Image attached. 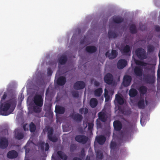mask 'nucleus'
Instances as JSON below:
<instances>
[{"mask_svg": "<svg viewBox=\"0 0 160 160\" xmlns=\"http://www.w3.org/2000/svg\"><path fill=\"white\" fill-rule=\"evenodd\" d=\"M112 20L115 23H120L123 21L124 19L121 17L115 16L112 17Z\"/></svg>", "mask_w": 160, "mask_h": 160, "instance_id": "bb28decb", "label": "nucleus"}, {"mask_svg": "<svg viewBox=\"0 0 160 160\" xmlns=\"http://www.w3.org/2000/svg\"><path fill=\"white\" fill-rule=\"evenodd\" d=\"M155 49L154 46L151 45H149L147 46V51L149 53H151L154 51Z\"/></svg>", "mask_w": 160, "mask_h": 160, "instance_id": "4c0bfd02", "label": "nucleus"}, {"mask_svg": "<svg viewBox=\"0 0 160 160\" xmlns=\"http://www.w3.org/2000/svg\"><path fill=\"white\" fill-rule=\"evenodd\" d=\"M136 55L140 60H144L147 58V57L145 51L142 48H138L135 51Z\"/></svg>", "mask_w": 160, "mask_h": 160, "instance_id": "7ed1b4c3", "label": "nucleus"}, {"mask_svg": "<svg viewBox=\"0 0 160 160\" xmlns=\"http://www.w3.org/2000/svg\"><path fill=\"white\" fill-rule=\"evenodd\" d=\"M88 109L86 108H85L84 112V114H87L88 113Z\"/></svg>", "mask_w": 160, "mask_h": 160, "instance_id": "052dcab7", "label": "nucleus"}, {"mask_svg": "<svg viewBox=\"0 0 160 160\" xmlns=\"http://www.w3.org/2000/svg\"><path fill=\"white\" fill-rule=\"evenodd\" d=\"M115 100L120 105H122L124 103L123 98L118 95L116 94Z\"/></svg>", "mask_w": 160, "mask_h": 160, "instance_id": "a878e982", "label": "nucleus"}, {"mask_svg": "<svg viewBox=\"0 0 160 160\" xmlns=\"http://www.w3.org/2000/svg\"><path fill=\"white\" fill-rule=\"evenodd\" d=\"M119 50L122 54H128L130 52L131 48L129 45H127L123 47L121 46L119 48Z\"/></svg>", "mask_w": 160, "mask_h": 160, "instance_id": "dca6fc26", "label": "nucleus"}, {"mask_svg": "<svg viewBox=\"0 0 160 160\" xmlns=\"http://www.w3.org/2000/svg\"><path fill=\"white\" fill-rule=\"evenodd\" d=\"M98 101L97 99L94 98H92L90 101V105L92 108H94L97 105Z\"/></svg>", "mask_w": 160, "mask_h": 160, "instance_id": "cd10ccee", "label": "nucleus"}, {"mask_svg": "<svg viewBox=\"0 0 160 160\" xmlns=\"http://www.w3.org/2000/svg\"><path fill=\"white\" fill-rule=\"evenodd\" d=\"M104 81L107 84L111 85L113 82V77L111 74L108 73L104 77Z\"/></svg>", "mask_w": 160, "mask_h": 160, "instance_id": "6e6552de", "label": "nucleus"}, {"mask_svg": "<svg viewBox=\"0 0 160 160\" xmlns=\"http://www.w3.org/2000/svg\"><path fill=\"white\" fill-rule=\"evenodd\" d=\"M83 110H84L83 108H81L79 110V112L81 114H82L83 112Z\"/></svg>", "mask_w": 160, "mask_h": 160, "instance_id": "680f3d73", "label": "nucleus"}, {"mask_svg": "<svg viewBox=\"0 0 160 160\" xmlns=\"http://www.w3.org/2000/svg\"><path fill=\"white\" fill-rule=\"evenodd\" d=\"M139 29L140 30H142V31H143V30H145V28H141V26H140L139 27Z\"/></svg>", "mask_w": 160, "mask_h": 160, "instance_id": "69168bd1", "label": "nucleus"}, {"mask_svg": "<svg viewBox=\"0 0 160 160\" xmlns=\"http://www.w3.org/2000/svg\"><path fill=\"white\" fill-rule=\"evenodd\" d=\"M129 30L131 33L134 34L137 32L136 27L135 24H132L130 25Z\"/></svg>", "mask_w": 160, "mask_h": 160, "instance_id": "7c9ffc66", "label": "nucleus"}, {"mask_svg": "<svg viewBox=\"0 0 160 160\" xmlns=\"http://www.w3.org/2000/svg\"><path fill=\"white\" fill-rule=\"evenodd\" d=\"M131 80L132 78L131 76L128 75H125L122 82L123 85L125 87L129 86L130 85Z\"/></svg>", "mask_w": 160, "mask_h": 160, "instance_id": "9b49d317", "label": "nucleus"}, {"mask_svg": "<svg viewBox=\"0 0 160 160\" xmlns=\"http://www.w3.org/2000/svg\"><path fill=\"white\" fill-rule=\"evenodd\" d=\"M26 153H27V150H26Z\"/></svg>", "mask_w": 160, "mask_h": 160, "instance_id": "774afa93", "label": "nucleus"}, {"mask_svg": "<svg viewBox=\"0 0 160 160\" xmlns=\"http://www.w3.org/2000/svg\"><path fill=\"white\" fill-rule=\"evenodd\" d=\"M55 112L56 114H63L65 112V108L63 107L56 105Z\"/></svg>", "mask_w": 160, "mask_h": 160, "instance_id": "b1692460", "label": "nucleus"}, {"mask_svg": "<svg viewBox=\"0 0 160 160\" xmlns=\"http://www.w3.org/2000/svg\"><path fill=\"white\" fill-rule=\"evenodd\" d=\"M85 51L88 53H92L97 51V48L94 46H88L86 47Z\"/></svg>", "mask_w": 160, "mask_h": 160, "instance_id": "412c9836", "label": "nucleus"}, {"mask_svg": "<svg viewBox=\"0 0 160 160\" xmlns=\"http://www.w3.org/2000/svg\"><path fill=\"white\" fill-rule=\"evenodd\" d=\"M108 34L109 39L115 38L118 36V34L116 32L111 30H109Z\"/></svg>", "mask_w": 160, "mask_h": 160, "instance_id": "2f4dec72", "label": "nucleus"}, {"mask_svg": "<svg viewBox=\"0 0 160 160\" xmlns=\"http://www.w3.org/2000/svg\"><path fill=\"white\" fill-rule=\"evenodd\" d=\"M67 61V56L65 55H62L58 59V64L60 65H64Z\"/></svg>", "mask_w": 160, "mask_h": 160, "instance_id": "4be33fe9", "label": "nucleus"}, {"mask_svg": "<svg viewBox=\"0 0 160 160\" xmlns=\"http://www.w3.org/2000/svg\"><path fill=\"white\" fill-rule=\"evenodd\" d=\"M72 160H82V159L79 158L75 157L73 158Z\"/></svg>", "mask_w": 160, "mask_h": 160, "instance_id": "e2e57ef3", "label": "nucleus"}, {"mask_svg": "<svg viewBox=\"0 0 160 160\" xmlns=\"http://www.w3.org/2000/svg\"><path fill=\"white\" fill-rule=\"evenodd\" d=\"M108 91L106 89H105L104 97L109 95L108 94Z\"/></svg>", "mask_w": 160, "mask_h": 160, "instance_id": "13d9d810", "label": "nucleus"}, {"mask_svg": "<svg viewBox=\"0 0 160 160\" xmlns=\"http://www.w3.org/2000/svg\"><path fill=\"white\" fill-rule=\"evenodd\" d=\"M118 54L117 52L115 50H112L111 53L107 52L105 53L106 57H108L110 59L115 58L117 57Z\"/></svg>", "mask_w": 160, "mask_h": 160, "instance_id": "ddd939ff", "label": "nucleus"}, {"mask_svg": "<svg viewBox=\"0 0 160 160\" xmlns=\"http://www.w3.org/2000/svg\"><path fill=\"white\" fill-rule=\"evenodd\" d=\"M113 126L114 129L117 131L120 130L122 128V124L121 122L118 120H115L114 121Z\"/></svg>", "mask_w": 160, "mask_h": 160, "instance_id": "2eb2a0df", "label": "nucleus"}, {"mask_svg": "<svg viewBox=\"0 0 160 160\" xmlns=\"http://www.w3.org/2000/svg\"><path fill=\"white\" fill-rule=\"evenodd\" d=\"M72 96L75 98H77L79 97V93L78 91H74L72 92Z\"/></svg>", "mask_w": 160, "mask_h": 160, "instance_id": "c03bdc74", "label": "nucleus"}, {"mask_svg": "<svg viewBox=\"0 0 160 160\" xmlns=\"http://www.w3.org/2000/svg\"><path fill=\"white\" fill-rule=\"evenodd\" d=\"M46 114H48L49 116H52L53 115V112H52L50 108H49L48 110L47 111L46 113Z\"/></svg>", "mask_w": 160, "mask_h": 160, "instance_id": "09e8293b", "label": "nucleus"}, {"mask_svg": "<svg viewBox=\"0 0 160 160\" xmlns=\"http://www.w3.org/2000/svg\"><path fill=\"white\" fill-rule=\"evenodd\" d=\"M52 73V71L50 68H48L47 69V74L48 76H51Z\"/></svg>", "mask_w": 160, "mask_h": 160, "instance_id": "de8ad7c7", "label": "nucleus"}, {"mask_svg": "<svg viewBox=\"0 0 160 160\" xmlns=\"http://www.w3.org/2000/svg\"><path fill=\"white\" fill-rule=\"evenodd\" d=\"M42 107L34 105L32 107V110L33 112L36 113H39L42 111Z\"/></svg>", "mask_w": 160, "mask_h": 160, "instance_id": "c756f323", "label": "nucleus"}, {"mask_svg": "<svg viewBox=\"0 0 160 160\" xmlns=\"http://www.w3.org/2000/svg\"><path fill=\"white\" fill-rule=\"evenodd\" d=\"M96 140L100 145H103L106 141V137L103 135H99L96 138Z\"/></svg>", "mask_w": 160, "mask_h": 160, "instance_id": "aec40b11", "label": "nucleus"}, {"mask_svg": "<svg viewBox=\"0 0 160 160\" xmlns=\"http://www.w3.org/2000/svg\"><path fill=\"white\" fill-rule=\"evenodd\" d=\"M138 94L137 91L134 88L131 89L129 91V94L130 97H135Z\"/></svg>", "mask_w": 160, "mask_h": 160, "instance_id": "c85d7f7f", "label": "nucleus"}, {"mask_svg": "<svg viewBox=\"0 0 160 160\" xmlns=\"http://www.w3.org/2000/svg\"><path fill=\"white\" fill-rule=\"evenodd\" d=\"M8 145V138L6 137H2L0 138V148L4 149L6 148Z\"/></svg>", "mask_w": 160, "mask_h": 160, "instance_id": "423d86ee", "label": "nucleus"}, {"mask_svg": "<svg viewBox=\"0 0 160 160\" xmlns=\"http://www.w3.org/2000/svg\"><path fill=\"white\" fill-rule=\"evenodd\" d=\"M63 130L65 131V132H67V131H68V130H65V129H64V127H63Z\"/></svg>", "mask_w": 160, "mask_h": 160, "instance_id": "338daca9", "label": "nucleus"}, {"mask_svg": "<svg viewBox=\"0 0 160 160\" xmlns=\"http://www.w3.org/2000/svg\"><path fill=\"white\" fill-rule=\"evenodd\" d=\"M157 77L160 79V68L158 69L157 71Z\"/></svg>", "mask_w": 160, "mask_h": 160, "instance_id": "6e6d98bb", "label": "nucleus"}, {"mask_svg": "<svg viewBox=\"0 0 160 160\" xmlns=\"http://www.w3.org/2000/svg\"><path fill=\"white\" fill-rule=\"evenodd\" d=\"M131 111L130 109H128L124 111V114L126 115H129L131 113Z\"/></svg>", "mask_w": 160, "mask_h": 160, "instance_id": "49530a36", "label": "nucleus"}, {"mask_svg": "<svg viewBox=\"0 0 160 160\" xmlns=\"http://www.w3.org/2000/svg\"><path fill=\"white\" fill-rule=\"evenodd\" d=\"M143 81L148 84H153L155 82V76L154 75L148 74L143 75Z\"/></svg>", "mask_w": 160, "mask_h": 160, "instance_id": "20e7f679", "label": "nucleus"}, {"mask_svg": "<svg viewBox=\"0 0 160 160\" xmlns=\"http://www.w3.org/2000/svg\"><path fill=\"white\" fill-rule=\"evenodd\" d=\"M85 82L81 81L76 82L73 85V88L75 90H78L83 89L85 87Z\"/></svg>", "mask_w": 160, "mask_h": 160, "instance_id": "1a4fd4ad", "label": "nucleus"}, {"mask_svg": "<svg viewBox=\"0 0 160 160\" xmlns=\"http://www.w3.org/2000/svg\"><path fill=\"white\" fill-rule=\"evenodd\" d=\"M36 129V127L34 124L31 122L29 125V130L32 132H34Z\"/></svg>", "mask_w": 160, "mask_h": 160, "instance_id": "e433bc0d", "label": "nucleus"}, {"mask_svg": "<svg viewBox=\"0 0 160 160\" xmlns=\"http://www.w3.org/2000/svg\"><path fill=\"white\" fill-rule=\"evenodd\" d=\"M45 142H40L38 143V146L42 151H44V149Z\"/></svg>", "mask_w": 160, "mask_h": 160, "instance_id": "ea45409f", "label": "nucleus"}, {"mask_svg": "<svg viewBox=\"0 0 160 160\" xmlns=\"http://www.w3.org/2000/svg\"><path fill=\"white\" fill-rule=\"evenodd\" d=\"M138 106L139 109H143L145 106L143 99L140 100L138 103Z\"/></svg>", "mask_w": 160, "mask_h": 160, "instance_id": "c9c22d12", "label": "nucleus"}, {"mask_svg": "<svg viewBox=\"0 0 160 160\" xmlns=\"http://www.w3.org/2000/svg\"><path fill=\"white\" fill-rule=\"evenodd\" d=\"M134 75L136 77L142 78L143 75V69L140 66H136L133 70Z\"/></svg>", "mask_w": 160, "mask_h": 160, "instance_id": "9d476101", "label": "nucleus"}, {"mask_svg": "<svg viewBox=\"0 0 160 160\" xmlns=\"http://www.w3.org/2000/svg\"><path fill=\"white\" fill-rule=\"evenodd\" d=\"M45 151H48L49 148V144L48 143H46L45 144Z\"/></svg>", "mask_w": 160, "mask_h": 160, "instance_id": "8fccbe9b", "label": "nucleus"}, {"mask_svg": "<svg viewBox=\"0 0 160 160\" xmlns=\"http://www.w3.org/2000/svg\"><path fill=\"white\" fill-rule=\"evenodd\" d=\"M94 85L96 86H98L100 85V83L99 82L97 81H95L94 82Z\"/></svg>", "mask_w": 160, "mask_h": 160, "instance_id": "4d7b16f0", "label": "nucleus"}, {"mask_svg": "<svg viewBox=\"0 0 160 160\" xmlns=\"http://www.w3.org/2000/svg\"><path fill=\"white\" fill-rule=\"evenodd\" d=\"M49 88H48L47 89L46 93H45V95L46 97L48 96L49 95Z\"/></svg>", "mask_w": 160, "mask_h": 160, "instance_id": "603ef678", "label": "nucleus"}, {"mask_svg": "<svg viewBox=\"0 0 160 160\" xmlns=\"http://www.w3.org/2000/svg\"><path fill=\"white\" fill-rule=\"evenodd\" d=\"M139 90L141 94L144 95L147 92V88L145 86H142L140 87Z\"/></svg>", "mask_w": 160, "mask_h": 160, "instance_id": "f704fd0d", "label": "nucleus"}, {"mask_svg": "<svg viewBox=\"0 0 160 160\" xmlns=\"http://www.w3.org/2000/svg\"><path fill=\"white\" fill-rule=\"evenodd\" d=\"M75 112H73L71 115V117L74 121L78 122H81L83 118V117L82 115L79 114H75Z\"/></svg>", "mask_w": 160, "mask_h": 160, "instance_id": "4468645a", "label": "nucleus"}, {"mask_svg": "<svg viewBox=\"0 0 160 160\" xmlns=\"http://www.w3.org/2000/svg\"><path fill=\"white\" fill-rule=\"evenodd\" d=\"M76 148V146L75 145L73 144H71L70 147V149L71 152L74 151Z\"/></svg>", "mask_w": 160, "mask_h": 160, "instance_id": "37998d69", "label": "nucleus"}, {"mask_svg": "<svg viewBox=\"0 0 160 160\" xmlns=\"http://www.w3.org/2000/svg\"><path fill=\"white\" fill-rule=\"evenodd\" d=\"M18 156V152L15 150H12L9 151L7 154V157L9 159L16 158Z\"/></svg>", "mask_w": 160, "mask_h": 160, "instance_id": "a211bd4d", "label": "nucleus"}, {"mask_svg": "<svg viewBox=\"0 0 160 160\" xmlns=\"http://www.w3.org/2000/svg\"><path fill=\"white\" fill-rule=\"evenodd\" d=\"M127 61L125 59L119 60L117 64V68L119 69H122L127 65Z\"/></svg>", "mask_w": 160, "mask_h": 160, "instance_id": "6ab92c4d", "label": "nucleus"}, {"mask_svg": "<svg viewBox=\"0 0 160 160\" xmlns=\"http://www.w3.org/2000/svg\"><path fill=\"white\" fill-rule=\"evenodd\" d=\"M96 152L97 159L98 160H102L103 158L102 152L99 150H98L96 151Z\"/></svg>", "mask_w": 160, "mask_h": 160, "instance_id": "473e14b6", "label": "nucleus"}, {"mask_svg": "<svg viewBox=\"0 0 160 160\" xmlns=\"http://www.w3.org/2000/svg\"><path fill=\"white\" fill-rule=\"evenodd\" d=\"M81 155L83 157H84L85 154V152L84 150V149H82L81 151Z\"/></svg>", "mask_w": 160, "mask_h": 160, "instance_id": "5fc2aeb1", "label": "nucleus"}, {"mask_svg": "<svg viewBox=\"0 0 160 160\" xmlns=\"http://www.w3.org/2000/svg\"><path fill=\"white\" fill-rule=\"evenodd\" d=\"M85 39L84 38L83 39H82L81 40L80 42V43L81 44H83L85 43Z\"/></svg>", "mask_w": 160, "mask_h": 160, "instance_id": "bf43d9fd", "label": "nucleus"}, {"mask_svg": "<svg viewBox=\"0 0 160 160\" xmlns=\"http://www.w3.org/2000/svg\"><path fill=\"white\" fill-rule=\"evenodd\" d=\"M12 98L1 104L0 106V114L7 116L11 113L7 112L10 107L13 111L17 105V101L15 98L12 97Z\"/></svg>", "mask_w": 160, "mask_h": 160, "instance_id": "f257e3e1", "label": "nucleus"}, {"mask_svg": "<svg viewBox=\"0 0 160 160\" xmlns=\"http://www.w3.org/2000/svg\"><path fill=\"white\" fill-rule=\"evenodd\" d=\"M136 63L137 65H139L142 66H146L147 65V63L139 60H137L136 62Z\"/></svg>", "mask_w": 160, "mask_h": 160, "instance_id": "58836bf2", "label": "nucleus"}, {"mask_svg": "<svg viewBox=\"0 0 160 160\" xmlns=\"http://www.w3.org/2000/svg\"><path fill=\"white\" fill-rule=\"evenodd\" d=\"M155 31L157 32H160V26H156L155 27Z\"/></svg>", "mask_w": 160, "mask_h": 160, "instance_id": "3c124183", "label": "nucleus"}, {"mask_svg": "<svg viewBox=\"0 0 160 160\" xmlns=\"http://www.w3.org/2000/svg\"><path fill=\"white\" fill-rule=\"evenodd\" d=\"M105 97V102H108L110 100V97L109 95L106 96Z\"/></svg>", "mask_w": 160, "mask_h": 160, "instance_id": "864d4df0", "label": "nucleus"}, {"mask_svg": "<svg viewBox=\"0 0 160 160\" xmlns=\"http://www.w3.org/2000/svg\"><path fill=\"white\" fill-rule=\"evenodd\" d=\"M58 156L63 160H67L68 159V156L63 152L58 151L57 152Z\"/></svg>", "mask_w": 160, "mask_h": 160, "instance_id": "393cba45", "label": "nucleus"}, {"mask_svg": "<svg viewBox=\"0 0 160 160\" xmlns=\"http://www.w3.org/2000/svg\"><path fill=\"white\" fill-rule=\"evenodd\" d=\"M117 146L116 143L113 141H112L110 144V147L111 150H114L115 149Z\"/></svg>", "mask_w": 160, "mask_h": 160, "instance_id": "a19ab883", "label": "nucleus"}, {"mask_svg": "<svg viewBox=\"0 0 160 160\" xmlns=\"http://www.w3.org/2000/svg\"><path fill=\"white\" fill-rule=\"evenodd\" d=\"M88 139V137L84 135H78L75 137V140L77 142L83 144L86 143Z\"/></svg>", "mask_w": 160, "mask_h": 160, "instance_id": "0eeeda50", "label": "nucleus"}, {"mask_svg": "<svg viewBox=\"0 0 160 160\" xmlns=\"http://www.w3.org/2000/svg\"><path fill=\"white\" fill-rule=\"evenodd\" d=\"M45 130L47 132L48 139L52 142H55L58 140V138L55 135H53L54 130L52 128L49 126H46Z\"/></svg>", "mask_w": 160, "mask_h": 160, "instance_id": "f03ea898", "label": "nucleus"}, {"mask_svg": "<svg viewBox=\"0 0 160 160\" xmlns=\"http://www.w3.org/2000/svg\"><path fill=\"white\" fill-rule=\"evenodd\" d=\"M67 81L66 78L64 76H60L57 79V84L61 86H63L65 84Z\"/></svg>", "mask_w": 160, "mask_h": 160, "instance_id": "f3484780", "label": "nucleus"}, {"mask_svg": "<svg viewBox=\"0 0 160 160\" xmlns=\"http://www.w3.org/2000/svg\"><path fill=\"white\" fill-rule=\"evenodd\" d=\"M8 93L7 92H4L1 98V101L5 100L7 98V97L8 96Z\"/></svg>", "mask_w": 160, "mask_h": 160, "instance_id": "a18cd8bd", "label": "nucleus"}, {"mask_svg": "<svg viewBox=\"0 0 160 160\" xmlns=\"http://www.w3.org/2000/svg\"><path fill=\"white\" fill-rule=\"evenodd\" d=\"M14 132V137L16 139L20 140L24 138L23 132L19 129H16Z\"/></svg>", "mask_w": 160, "mask_h": 160, "instance_id": "f8f14e48", "label": "nucleus"}, {"mask_svg": "<svg viewBox=\"0 0 160 160\" xmlns=\"http://www.w3.org/2000/svg\"><path fill=\"white\" fill-rule=\"evenodd\" d=\"M103 90L101 88H97L95 90L94 94L96 97H100L102 93Z\"/></svg>", "mask_w": 160, "mask_h": 160, "instance_id": "72a5a7b5", "label": "nucleus"}, {"mask_svg": "<svg viewBox=\"0 0 160 160\" xmlns=\"http://www.w3.org/2000/svg\"><path fill=\"white\" fill-rule=\"evenodd\" d=\"M85 160H90V157L88 155L86 157Z\"/></svg>", "mask_w": 160, "mask_h": 160, "instance_id": "0e129e2a", "label": "nucleus"}, {"mask_svg": "<svg viewBox=\"0 0 160 160\" xmlns=\"http://www.w3.org/2000/svg\"><path fill=\"white\" fill-rule=\"evenodd\" d=\"M99 119L102 122H105L107 120V115L105 112H101L98 113Z\"/></svg>", "mask_w": 160, "mask_h": 160, "instance_id": "5701e85b", "label": "nucleus"}, {"mask_svg": "<svg viewBox=\"0 0 160 160\" xmlns=\"http://www.w3.org/2000/svg\"><path fill=\"white\" fill-rule=\"evenodd\" d=\"M93 123L92 122H89L88 123V129L91 131L93 127Z\"/></svg>", "mask_w": 160, "mask_h": 160, "instance_id": "79ce46f5", "label": "nucleus"}, {"mask_svg": "<svg viewBox=\"0 0 160 160\" xmlns=\"http://www.w3.org/2000/svg\"><path fill=\"white\" fill-rule=\"evenodd\" d=\"M33 102L35 105L42 107L43 104V99L42 96L36 94L33 97Z\"/></svg>", "mask_w": 160, "mask_h": 160, "instance_id": "39448f33", "label": "nucleus"}]
</instances>
